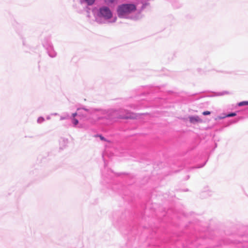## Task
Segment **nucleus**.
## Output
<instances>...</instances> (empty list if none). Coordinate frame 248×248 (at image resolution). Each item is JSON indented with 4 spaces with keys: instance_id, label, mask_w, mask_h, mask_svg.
Masks as SVG:
<instances>
[{
    "instance_id": "1",
    "label": "nucleus",
    "mask_w": 248,
    "mask_h": 248,
    "mask_svg": "<svg viewBox=\"0 0 248 248\" xmlns=\"http://www.w3.org/2000/svg\"><path fill=\"white\" fill-rule=\"evenodd\" d=\"M95 21L99 24H107L115 22L116 17L111 20L113 13L110 8L106 5L95 7L92 10Z\"/></svg>"
},
{
    "instance_id": "2",
    "label": "nucleus",
    "mask_w": 248,
    "mask_h": 248,
    "mask_svg": "<svg viewBox=\"0 0 248 248\" xmlns=\"http://www.w3.org/2000/svg\"><path fill=\"white\" fill-rule=\"evenodd\" d=\"M84 110L88 114V116L86 115H83V117L86 118V120L91 124H94L97 121L104 118V115L106 113V110L101 108H95L82 107L78 108V110Z\"/></svg>"
},
{
    "instance_id": "3",
    "label": "nucleus",
    "mask_w": 248,
    "mask_h": 248,
    "mask_svg": "<svg viewBox=\"0 0 248 248\" xmlns=\"http://www.w3.org/2000/svg\"><path fill=\"white\" fill-rule=\"evenodd\" d=\"M136 6L132 3H124L119 5L117 8V15L120 18H125L126 16L135 11Z\"/></svg>"
},
{
    "instance_id": "4",
    "label": "nucleus",
    "mask_w": 248,
    "mask_h": 248,
    "mask_svg": "<svg viewBox=\"0 0 248 248\" xmlns=\"http://www.w3.org/2000/svg\"><path fill=\"white\" fill-rule=\"evenodd\" d=\"M119 110L116 109L106 110V113L104 115V118L114 120L115 119H128L132 117L128 116H122L120 114Z\"/></svg>"
},
{
    "instance_id": "5",
    "label": "nucleus",
    "mask_w": 248,
    "mask_h": 248,
    "mask_svg": "<svg viewBox=\"0 0 248 248\" xmlns=\"http://www.w3.org/2000/svg\"><path fill=\"white\" fill-rule=\"evenodd\" d=\"M44 47L46 49L48 55L51 58L56 57L57 53L53 49L51 42L48 41H44L43 43Z\"/></svg>"
},
{
    "instance_id": "6",
    "label": "nucleus",
    "mask_w": 248,
    "mask_h": 248,
    "mask_svg": "<svg viewBox=\"0 0 248 248\" xmlns=\"http://www.w3.org/2000/svg\"><path fill=\"white\" fill-rule=\"evenodd\" d=\"M189 120L190 123L196 124L197 123H201L202 120L198 116H190L189 117Z\"/></svg>"
},
{
    "instance_id": "7",
    "label": "nucleus",
    "mask_w": 248,
    "mask_h": 248,
    "mask_svg": "<svg viewBox=\"0 0 248 248\" xmlns=\"http://www.w3.org/2000/svg\"><path fill=\"white\" fill-rule=\"evenodd\" d=\"M95 0H80V3L81 4H85L87 6L93 5L95 2Z\"/></svg>"
},
{
    "instance_id": "8",
    "label": "nucleus",
    "mask_w": 248,
    "mask_h": 248,
    "mask_svg": "<svg viewBox=\"0 0 248 248\" xmlns=\"http://www.w3.org/2000/svg\"><path fill=\"white\" fill-rule=\"evenodd\" d=\"M70 119L73 127L74 128H77L79 124L78 120L75 118H70Z\"/></svg>"
},
{
    "instance_id": "9",
    "label": "nucleus",
    "mask_w": 248,
    "mask_h": 248,
    "mask_svg": "<svg viewBox=\"0 0 248 248\" xmlns=\"http://www.w3.org/2000/svg\"><path fill=\"white\" fill-rule=\"evenodd\" d=\"M70 118L69 114L67 112H65L60 117V120L62 121Z\"/></svg>"
},
{
    "instance_id": "10",
    "label": "nucleus",
    "mask_w": 248,
    "mask_h": 248,
    "mask_svg": "<svg viewBox=\"0 0 248 248\" xmlns=\"http://www.w3.org/2000/svg\"><path fill=\"white\" fill-rule=\"evenodd\" d=\"M212 191L209 190L204 191L202 193V196L206 197L207 196H211L212 195Z\"/></svg>"
},
{
    "instance_id": "11",
    "label": "nucleus",
    "mask_w": 248,
    "mask_h": 248,
    "mask_svg": "<svg viewBox=\"0 0 248 248\" xmlns=\"http://www.w3.org/2000/svg\"><path fill=\"white\" fill-rule=\"evenodd\" d=\"M237 105L239 107H241L243 106H248V101H244L240 102L237 104Z\"/></svg>"
},
{
    "instance_id": "12",
    "label": "nucleus",
    "mask_w": 248,
    "mask_h": 248,
    "mask_svg": "<svg viewBox=\"0 0 248 248\" xmlns=\"http://www.w3.org/2000/svg\"><path fill=\"white\" fill-rule=\"evenodd\" d=\"M149 3L147 2H142V5L140 7V10H143L144 9L147 5H148Z\"/></svg>"
},
{
    "instance_id": "13",
    "label": "nucleus",
    "mask_w": 248,
    "mask_h": 248,
    "mask_svg": "<svg viewBox=\"0 0 248 248\" xmlns=\"http://www.w3.org/2000/svg\"><path fill=\"white\" fill-rule=\"evenodd\" d=\"M236 115V112H231V113L226 114L225 117H232L235 116Z\"/></svg>"
},
{
    "instance_id": "14",
    "label": "nucleus",
    "mask_w": 248,
    "mask_h": 248,
    "mask_svg": "<svg viewBox=\"0 0 248 248\" xmlns=\"http://www.w3.org/2000/svg\"><path fill=\"white\" fill-rule=\"evenodd\" d=\"M45 121V119L43 117H39L37 119V123L38 124H41L44 122Z\"/></svg>"
},
{
    "instance_id": "15",
    "label": "nucleus",
    "mask_w": 248,
    "mask_h": 248,
    "mask_svg": "<svg viewBox=\"0 0 248 248\" xmlns=\"http://www.w3.org/2000/svg\"><path fill=\"white\" fill-rule=\"evenodd\" d=\"M211 114V112L209 111H205L202 112L203 115H208Z\"/></svg>"
},
{
    "instance_id": "16",
    "label": "nucleus",
    "mask_w": 248,
    "mask_h": 248,
    "mask_svg": "<svg viewBox=\"0 0 248 248\" xmlns=\"http://www.w3.org/2000/svg\"><path fill=\"white\" fill-rule=\"evenodd\" d=\"M84 127H85L84 124H78L77 128H84Z\"/></svg>"
},
{
    "instance_id": "17",
    "label": "nucleus",
    "mask_w": 248,
    "mask_h": 248,
    "mask_svg": "<svg viewBox=\"0 0 248 248\" xmlns=\"http://www.w3.org/2000/svg\"><path fill=\"white\" fill-rule=\"evenodd\" d=\"M98 137L100 138V140H103V141H106V139H105V138H104L103 136H102V135H98Z\"/></svg>"
},
{
    "instance_id": "18",
    "label": "nucleus",
    "mask_w": 248,
    "mask_h": 248,
    "mask_svg": "<svg viewBox=\"0 0 248 248\" xmlns=\"http://www.w3.org/2000/svg\"><path fill=\"white\" fill-rule=\"evenodd\" d=\"M77 115H78V113L77 112L73 113L72 114V116L71 117L70 116V118H75V117L77 116Z\"/></svg>"
},
{
    "instance_id": "19",
    "label": "nucleus",
    "mask_w": 248,
    "mask_h": 248,
    "mask_svg": "<svg viewBox=\"0 0 248 248\" xmlns=\"http://www.w3.org/2000/svg\"><path fill=\"white\" fill-rule=\"evenodd\" d=\"M225 115H226V114H223V116H218V118L219 119H220V120H221V119H224V118H226V117H225Z\"/></svg>"
},
{
    "instance_id": "20",
    "label": "nucleus",
    "mask_w": 248,
    "mask_h": 248,
    "mask_svg": "<svg viewBox=\"0 0 248 248\" xmlns=\"http://www.w3.org/2000/svg\"><path fill=\"white\" fill-rule=\"evenodd\" d=\"M225 93H227L226 92H220V93H218L217 95H223L225 94Z\"/></svg>"
},
{
    "instance_id": "21",
    "label": "nucleus",
    "mask_w": 248,
    "mask_h": 248,
    "mask_svg": "<svg viewBox=\"0 0 248 248\" xmlns=\"http://www.w3.org/2000/svg\"><path fill=\"white\" fill-rule=\"evenodd\" d=\"M58 115V114L57 113H53L51 114V115H53V116H57Z\"/></svg>"
},
{
    "instance_id": "22",
    "label": "nucleus",
    "mask_w": 248,
    "mask_h": 248,
    "mask_svg": "<svg viewBox=\"0 0 248 248\" xmlns=\"http://www.w3.org/2000/svg\"><path fill=\"white\" fill-rule=\"evenodd\" d=\"M46 119L47 120H49L50 119V116L48 115L46 117Z\"/></svg>"
},
{
    "instance_id": "23",
    "label": "nucleus",
    "mask_w": 248,
    "mask_h": 248,
    "mask_svg": "<svg viewBox=\"0 0 248 248\" xmlns=\"http://www.w3.org/2000/svg\"><path fill=\"white\" fill-rule=\"evenodd\" d=\"M87 13H88V15H87V17H89H89H90V15L89 13V12H88V11H87Z\"/></svg>"
},
{
    "instance_id": "24",
    "label": "nucleus",
    "mask_w": 248,
    "mask_h": 248,
    "mask_svg": "<svg viewBox=\"0 0 248 248\" xmlns=\"http://www.w3.org/2000/svg\"><path fill=\"white\" fill-rule=\"evenodd\" d=\"M204 165H205V163H204V164H203V165H202V166H201V167H202L203 166H204ZM198 168H201V167H198Z\"/></svg>"
}]
</instances>
